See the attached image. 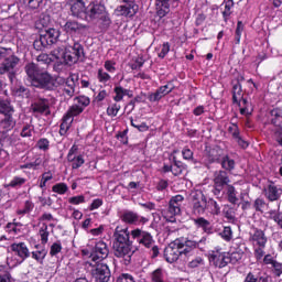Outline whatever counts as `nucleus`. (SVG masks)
<instances>
[{
  "instance_id": "1",
  "label": "nucleus",
  "mask_w": 282,
  "mask_h": 282,
  "mask_svg": "<svg viewBox=\"0 0 282 282\" xmlns=\"http://www.w3.org/2000/svg\"><path fill=\"white\" fill-rule=\"evenodd\" d=\"M130 235L128 228L117 227L113 232L115 242L113 250L115 257L122 259L123 265H129L131 263V257H133V241L130 240Z\"/></svg>"
},
{
  "instance_id": "2",
  "label": "nucleus",
  "mask_w": 282,
  "mask_h": 282,
  "mask_svg": "<svg viewBox=\"0 0 282 282\" xmlns=\"http://www.w3.org/2000/svg\"><path fill=\"white\" fill-rule=\"evenodd\" d=\"M206 237H197L189 235L187 237H181L174 240V245L181 249V252L185 257H193L195 254V250L204 251V247L206 246Z\"/></svg>"
},
{
  "instance_id": "3",
  "label": "nucleus",
  "mask_w": 282,
  "mask_h": 282,
  "mask_svg": "<svg viewBox=\"0 0 282 282\" xmlns=\"http://www.w3.org/2000/svg\"><path fill=\"white\" fill-rule=\"evenodd\" d=\"M28 77L33 87H40L41 89H54L55 87H58V85H62V83H65V79L62 77L54 78L51 75L40 72H28Z\"/></svg>"
},
{
  "instance_id": "4",
  "label": "nucleus",
  "mask_w": 282,
  "mask_h": 282,
  "mask_svg": "<svg viewBox=\"0 0 282 282\" xmlns=\"http://www.w3.org/2000/svg\"><path fill=\"white\" fill-rule=\"evenodd\" d=\"M131 237L139 243V246L151 250L150 253L152 259H155L160 254V247L155 245V239H153L151 232L137 228L131 231Z\"/></svg>"
},
{
  "instance_id": "5",
  "label": "nucleus",
  "mask_w": 282,
  "mask_h": 282,
  "mask_svg": "<svg viewBox=\"0 0 282 282\" xmlns=\"http://www.w3.org/2000/svg\"><path fill=\"white\" fill-rule=\"evenodd\" d=\"M61 37V31L54 28L47 29L44 33L40 35L37 40L33 42V47L36 52H43L45 47L58 43Z\"/></svg>"
},
{
  "instance_id": "6",
  "label": "nucleus",
  "mask_w": 282,
  "mask_h": 282,
  "mask_svg": "<svg viewBox=\"0 0 282 282\" xmlns=\"http://www.w3.org/2000/svg\"><path fill=\"white\" fill-rule=\"evenodd\" d=\"M3 58L0 65V72H14L21 64V58L14 54L11 47H0V59Z\"/></svg>"
},
{
  "instance_id": "7",
  "label": "nucleus",
  "mask_w": 282,
  "mask_h": 282,
  "mask_svg": "<svg viewBox=\"0 0 282 282\" xmlns=\"http://www.w3.org/2000/svg\"><path fill=\"white\" fill-rule=\"evenodd\" d=\"M184 202V197L182 195L173 196L166 210L163 212V217L165 221H170V224H175L177 221L176 217L182 215V203Z\"/></svg>"
},
{
  "instance_id": "8",
  "label": "nucleus",
  "mask_w": 282,
  "mask_h": 282,
  "mask_svg": "<svg viewBox=\"0 0 282 282\" xmlns=\"http://www.w3.org/2000/svg\"><path fill=\"white\" fill-rule=\"evenodd\" d=\"M61 29L68 36H85L87 34V30H89V25L78 22L77 20H67L64 25H61Z\"/></svg>"
},
{
  "instance_id": "9",
  "label": "nucleus",
  "mask_w": 282,
  "mask_h": 282,
  "mask_svg": "<svg viewBox=\"0 0 282 282\" xmlns=\"http://www.w3.org/2000/svg\"><path fill=\"white\" fill-rule=\"evenodd\" d=\"M230 185V175L226 170H220L214 172V189L213 194L219 197L224 193V188H228Z\"/></svg>"
},
{
  "instance_id": "10",
  "label": "nucleus",
  "mask_w": 282,
  "mask_h": 282,
  "mask_svg": "<svg viewBox=\"0 0 282 282\" xmlns=\"http://www.w3.org/2000/svg\"><path fill=\"white\" fill-rule=\"evenodd\" d=\"M90 272L95 282H109L111 280V270L107 263L96 262Z\"/></svg>"
},
{
  "instance_id": "11",
  "label": "nucleus",
  "mask_w": 282,
  "mask_h": 282,
  "mask_svg": "<svg viewBox=\"0 0 282 282\" xmlns=\"http://www.w3.org/2000/svg\"><path fill=\"white\" fill-rule=\"evenodd\" d=\"M193 210L195 215H204L207 210L208 198L202 191L192 194Z\"/></svg>"
},
{
  "instance_id": "12",
  "label": "nucleus",
  "mask_w": 282,
  "mask_h": 282,
  "mask_svg": "<svg viewBox=\"0 0 282 282\" xmlns=\"http://www.w3.org/2000/svg\"><path fill=\"white\" fill-rule=\"evenodd\" d=\"M8 78L11 83V91L13 96L18 98H29L30 97V88L19 84V79H17V73L9 72Z\"/></svg>"
},
{
  "instance_id": "13",
  "label": "nucleus",
  "mask_w": 282,
  "mask_h": 282,
  "mask_svg": "<svg viewBox=\"0 0 282 282\" xmlns=\"http://www.w3.org/2000/svg\"><path fill=\"white\" fill-rule=\"evenodd\" d=\"M108 257L109 246H107V242L102 240L96 242V245L90 250V259L97 263H100V261H104V259H107Z\"/></svg>"
},
{
  "instance_id": "14",
  "label": "nucleus",
  "mask_w": 282,
  "mask_h": 282,
  "mask_svg": "<svg viewBox=\"0 0 282 282\" xmlns=\"http://www.w3.org/2000/svg\"><path fill=\"white\" fill-rule=\"evenodd\" d=\"M80 58H85V48L83 44L75 42L70 51L66 52L65 63L66 65H74L77 61H80Z\"/></svg>"
},
{
  "instance_id": "15",
  "label": "nucleus",
  "mask_w": 282,
  "mask_h": 282,
  "mask_svg": "<svg viewBox=\"0 0 282 282\" xmlns=\"http://www.w3.org/2000/svg\"><path fill=\"white\" fill-rule=\"evenodd\" d=\"M104 12H107V8L105 7V4L98 3V2H90L86 7L85 19H89L90 21H96L104 14Z\"/></svg>"
},
{
  "instance_id": "16",
  "label": "nucleus",
  "mask_w": 282,
  "mask_h": 282,
  "mask_svg": "<svg viewBox=\"0 0 282 282\" xmlns=\"http://www.w3.org/2000/svg\"><path fill=\"white\" fill-rule=\"evenodd\" d=\"M184 254L182 249L175 245V240L164 249V259L167 263H175Z\"/></svg>"
},
{
  "instance_id": "17",
  "label": "nucleus",
  "mask_w": 282,
  "mask_h": 282,
  "mask_svg": "<svg viewBox=\"0 0 282 282\" xmlns=\"http://www.w3.org/2000/svg\"><path fill=\"white\" fill-rule=\"evenodd\" d=\"M70 14L77 19H84L87 14V7L83 0H70Z\"/></svg>"
},
{
  "instance_id": "18",
  "label": "nucleus",
  "mask_w": 282,
  "mask_h": 282,
  "mask_svg": "<svg viewBox=\"0 0 282 282\" xmlns=\"http://www.w3.org/2000/svg\"><path fill=\"white\" fill-rule=\"evenodd\" d=\"M209 263L215 268H226V265H228V253L213 251L209 254Z\"/></svg>"
},
{
  "instance_id": "19",
  "label": "nucleus",
  "mask_w": 282,
  "mask_h": 282,
  "mask_svg": "<svg viewBox=\"0 0 282 282\" xmlns=\"http://www.w3.org/2000/svg\"><path fill=\"white\" fill-rule=\"evenodd\" d=\"M31 110L33 111V113H45L46 116H50V113H52L50 111V100L46 98H40L35 100L31 105Z\"/></svg>"
},
{
  "instance_id": "20",
  "label": "nucleus",
  "mask_w": 282,
  "mask_h": 282,
  "mask_svg": "<svg viewBox=\"0 0 282 282\" xmlns=\"http://www.w3.org/2000/svg\"><path fill=\"white\" fill-rule=\"evenodd\" d=\"M117 17H127L129 19L135 17L138 14V6L137 4H121L118 6L115 10Z\"/></svg>"
},
{
  "instance_id": "21",
  "label": "nucleus",
  "mask_w": 282,
  "mask_h": 282,
  "mask_svg": "<svg viewBox=\"0 0 282 282\" xmlns=\"http://www.w3.org/2000/svg\"><path fill=\"white\" fill-rule=\"evenodd\" d=\"M173 91V85L167 84L164 86H161L159 89H156L155 93L149 95L150 102H158V100H162L164 96H167V94H171Z\"/></svg>"
},
{
  "instance_id": "22",
  "label": "nucleus",
  "mask_w": 282,
  "mask_h": 282,
  "mask_svg": "<svg viewBox=\"0 0 282 282\" xmlns=\"http://www.w3.org/2000/svg\"><path fill=\"white\" fill-rule=\"evenodd\" d=\"M11 250L22 259V261H25L30 257V249H28V245L25 242H19V243H12L11 245Z\"/></svg>"
},
{
  "instance_id": "23",
  "label": "nucleus",
  "mask_w": 282,
  "mask_h": 282,
  "mask_svg": "<svg viewBox=\"0 0 282 282\" xmlns=\"http://www.w3.org/2000/svg\"><path fill=\"white\" fill-rule=\"evenodd\" d=\"M251 241L260 247L265 248V243H268V237H265V232L261 229H253V234L250 236Z\"/></svg>"
},
{
  "instance_id": "24",
  "label": "nucleus",
  "mask_w": 282,
  "mask_h": 282,
  "mask_svg": "<svg viewBox=\"0 0 282 282\" xmlns=\"http://www.w3.org/2000/svg\"><path fill=\"white\" fill-rule=\"evenodd\" d=\"M4 118L0 121V129L4 131H12L17 127V120H14V112H7L3 115Z\"/></svg>"
},
{
  "instance_id": "25",
  "label": "nucleus",
  "mask_w": 282,
  "mask_h": 282,
  "mask_svg": "<svg viewBox=\"0 0 282 282\" xmlns=\"http://www.w3.org/2000/svg\"><path fill=\"white\" fill-rule=\"evenodd\" d=\"M245 282H272V278L265 273H252L249 272L246 278Z\"/></svg>"
},
{
  "instance_id": "26",
  "label": "nucleus",
  "mask_w": 282,
  "mask_h": 282,
  "mask_svg": "<svg viewBox=\"0 0 282 282\" xmlns=\"http://www.w3.org/2000/svg\"><path fill=\"white\" fill-rule=\"evenodd\" d=\"M264 196L269 202H276L281 197V193L279 192V187H276L274 184L268 185V187L264 189Z\"/></svg>"
},
{
  "instance_id": "27",
  "label": "nucleus",
  "mask_w": 282,
  "mask_h": 282,
  "mask_svg": "<svg viewBox=\"0 0 282 282\" xmlns=\"http://www.w3.org/2000/svg\"><path fill=\"white\" fill-rule=\"evenodd\" d=\"M96 21L101 32H107V30L111 28V18L109 17V12L107 11L104 12L101 17L97 18Z\"/></svg>"
},
{
  "instance_id": "28",
  "label": "nucleus",
  "mask_w": 282,
  "mask_h": 282,
  "mask_svg": "<svg viewBox=\"0 0 282 282\" xmlns=\"http://www.w3.org/2000/svg\"><path fill=\"white\" fill-rule=\"evenodd\" d=\"M115 94L113 100L116 102H120L124 98V96H128V98H133V90H129L126 88H122V86L115 87Z\"/></svg>"
},
{
  "instance_id": "29",
  "label": "nucleus",
  "mask_w": 282,
  "mask_h": 282,
  "mask_svg": "<svg viewBox=\"0 0 282 282\" xmlns=\"http://www.w3.org/2000/svg\"><path fill=\"white\" fill-rule=\"evenodd\" d=\"M243 90L241 89V83L237 82L232 86V102L234 105H238V107H241V101H239L240 98H243Z\"/></svg>"
},
{
  "instance_id": "30",
  "label": "nucleus",
  "mask_w": 282,
  "mask_h": 282,
  "mask_svg": "<svg viewBox=\"0 0 282 282\" xmlns=\"http://www.w3.org/2000/svg\"><path fill=\"white\" fill-rule=\"evenodd\" d=\"M121 221H124V224H138L140 216L135 212L126 210L121 215Z\"/></svg>"
},
{
  "instance_id": "31",
  "label": "nucleus",
  "mask_w": 282,
  "mask_h": 282,
  "mask_svg": "<svg viewBox=\"0 0 282 282\" xmlns=\"http://www.w3.org/2000/svg\"><path fill=\"white\" fill-rule=\"evenodd\" d=\"M227 199L229 204L236 206L239 203V198L237 197V189L232 185H228L227 187Z\"/></svg>"
},
{
  "instance_id": "32",
  "label": "nucleus",
  "mask_w": 282,
  "mask_h": 282,
  "mask_svg": "<svg viewBox=\"0 0 282 282\" xmlns=\"http://www.w3.org/2000/svg\"><path fill=\"white\" fill-rule=\"evenodd\" d=\"M0 113L4 116L6 113H14V108L9 100L0 98Z\"/></svg>"
},
{
  "instance_id": "33",
  "label": "nucleus",
  "mask_w": 282,
  "mask_h": 282,
  "mask_svg": "<svg viewBox=\"0 0 282 282\" xmlns=\"http://www.w3.org/2000/svg\"><path fill=\"white\" fill-rule=\"evenodd\" d=\"M207 210L212 213V215H219L221 213V207L217 203V200L213 198L207 199Z\"/></svg>"
},
{
  "instance_id": "34",
  "label": "nucleus",
  "mask_w": 282,
  "mask_h": 282,
  "mask_svg": "<svg viewBox=\"0 0 282 282\" xmlns=\"http://www.w3.org/2000/svg\"><path fill=\"white\" fill-rule=\"evenodd\" d=\"M84 108L78 106V105H73L68 111L66 112V115L64 116V118H67L68 120H72V118H74V116H80V113H83Z\"/></svg>"
},
{
  "instance_id": "35",
  "label": "nucleus",
  "mask_w": 282,
  "mask_h": 282,
  "mask_svg": "<svg viewBox=\"0 0 282 282\" xmlns=\"http://www.w3.org/2000/svg\"><path fill=\"white\" fill-rule=\"evenodd\" d=\"M194 224L198 226V228H203L204 232H207V235H210V221L206 220L204 217H199L194 220Z\"/></svg>"
},
{
  "instance_id": "36",
  "label": "nucleus",
  "mask_w": 282,
  "mask_h": 282,
  "mask_svg": "<svg viewBox=\"0 0 282 282\" xmlns=\"http://www.w3.org/2000/svg\"><path fill=\"white\" fill-rule=\"evenodd\" d=\"M220 164L226 172L235 170V160L230 159V156H223Z\"/></svg>"
},
{
  "instance_id": "37",
  "label": "nucleus",
  "mask_w": 282,
  "mask_h": 282,
  "mask_svg": "<svg viewBox=\"0 0 282 282\" xmlns=\"http://www.w3.org/2000/svg\"><path fill=\"white\" fill-rule=\"evenodd\" d=\"M39 235L41 237L42 246H45L50 239V230L47 229V224H43L39 230Z\"/></svg>"
},
{
  "instance_id": "38",
  "label": "nucleus",
  "mask_w": 282,
  "mask_h": 282,
  "mask_svg": "<svg viewBox=\"0 0 282 282\" xmlns=\"http://www.w3.org/2000/svg\"><path fill=\"white\" fill-rule=\"evenodd\" d=\"M232 8H235V2L232 0H227L225 2V10L223 11L224 21H228V19H230V14H232Z\"/></svg>"
},
{
  "instance_id": "39",
  "label": "nucleus",
  "mask_w": 282,
  "mask_h": 282,
  "mask_svg": "<svg viewBox=\"0 0 282 282\" xmlns=\"http://www.w3.org/2000/svg\"><path fill=\"white\" fill-rule=\"evenodd\" d=\"M20 3L30 8V10H39L43 0H20Z\"/></svg>"
},
{
  "instance_id": "40",
  "label": "nucleus",
  "mask_w": 282,
  "mask_h": 282,
  "mask_svg": "<svg viewBox=\"0 0 282 282\" xmlns=\"http://www.w3.org/2000/svg\"><path fill=\"white\" fill-rule=\"evenodd\" d=\"M53 193H58V195H65L69 187L65 183H57L52 187Z\"/></svg>"
},
{
  "instance_id": "41",
  "label": "nucleus",
  "mask_w": 282,
  "mask_h": 282,
  "mask_svg": "<svg viewBox=\"0 0 282 282\" xmlns=\"http://www.w3.org/2000/svg\"><path fill=\"white\" fill-rule=\"evenodd\" d=\"M45 257H47V250L45 249L32 252V259H35V261H37L39 263H43Z\"/></svg>"
},
{
  "instance_id": "42",
  "label": "nucleus",
  "mask_w": 282,
  "mask_h": 282,
  "mask_svg": "<svg viewBox=\"0 0 282 282\" xmlns=\"http://www.w3.org/2000/svg\"><path fill=\"white\" fill-rule=\"evenodd\" d=\"M66 54H67V52H65L61 47H57V48H54L53 51H51V56H53V58H56V61H61V58H63L64 63H65Z\"/></svg>"
},
{
  "instance_id": "43",
  "label": "nucleus",
  "mask_w": 282,
  "mask_h": 282,
  "mask_svg": "<svg viewBox=\"0 0 282 282\" xmlns=\"http://www.w3.org/2000/svg\"><path fill=\"white\" fill-rule=\"evenodd\" d=\"M0 282H12V274L3 267L0 268Z\"/></svg>"
},
{
  "instance_id": "44",
  "label": "nucleus",
  "mask_w": 282,
  "mask_h": 282,
  "mask_svg": "<svg viewBox=\"0 0 282 282\" xmlns=\"http://www.w3.org/2000/svg\"><path fill=\"white\" fill-rule=\"evenodd\" d=\"M70 119L63 117V121L59 126V135H66L67 131H69V123L72 122Z\"/></svg>"
},
{
  "instance_id": "45",
  "label": "nucleus",
  "mask_w": 282,
  "mask_h": 282,
  "mask_svg": "<svg viewBox=\"0 0 282 282\" xmlns=\"http://www.w3.org/2000/svg\"><path fill=\"white\" fill-rule=\"evenodd\" d=\"M268 204H265V199L263 198H257L253 202V208L257 213H263V208H265Z\"/></svg>"
},
{
  "instance_id": "46",
  "label": "nucleus",
  "mask_w": 282,
  "mask_h": 282,
  "mask_svg": "<svg viewBox=\"0 0 282 282\" xmlns=\"http://www.w3.org/2000/svg\"><path fill=\"white\" fill-rule=\"evenodd\" d=\"M23 184H25V178L14 176L7 186H10L11 188H17L23 186Z\"/></svg>"
},
{
  "instance_id": "47",
  "label": "nucleus",
  "mask_w": 282,
  "mask_h": 282,
  "mask_svg": "<svg viewBox=\"0 0 282 282\" xmlns=\"http://www.w3.org/2000/svg\"><path fill=\"white\" fill-rule=\"evenodd\" d=\"M68 162H72V169L76 170V169H80V166L85 164V159H83V155H77V156H73V160Z\"/></svg>"
},
{
  "instance_id": "48",
  "label": "nucleus",
  "mask_w": 282,
  "mask_h": 282,
  "mask_svg": "<svg viewBox=\"0 0 282 282\" xmlns=\"http://www.w3.org/2000/svg\"><path fill=\"white\" fill-rule=\"evenodd\" d=\"M78 82V75L72 74L68 79L65 82V87L68 89H76V83Z\"/></svg>"
},
{
  "instance_id": "49",
  "label": "nucleus",
  "mask_w": 282,
  "mask_h": 282,
  "mask_svg": "<svg viewBox=\"0 0 282 282\" xmlns=\"http://www.w3.org/2000/svg\"><path fill=\"white\" fill-rule=\"evenodd\" d=\"M171 52V44L164 42L161 46V51L158 53L159 58H166V55Z\"/></svg>"
},
{
  "instance_id": "50",
  "label": "nucleus",
  "mask_w": 282,
  "mask_h": 282,
  "mask_svg": "<svg viewBox=\"0 0 282 282\" xmlns=\"http://www.w3.org/2000/svg\"><path fill=\"white\" fill-rule=\"evenodd\" d=\"M241 257L239 252L227 253L228 263L235 265L237 262L241 261Z\"/></svg>"
},
{
  "instance_id": "51",
  "label": "nucleus",
  "mask_w": 282,
  "mask_h": 282,
  "mask_svg": "<svg viewBox=\"0 0 282 282\" xmlns=\"http://www.w3.org/2000/svg\"><path fill=\"white\" fill-rule=\"evenodd\" d=\"M130 124L134 129H138L141 133H144V131H149V126L147 124V122L135 124V121L133 120V118H131L130 119Z\"/></svg>"
},
{
  "instance_id": "52",
  "label": "nucleus",
  "mask_w": 282,
  "mask_h": 282,
  "mask_svg": "<svg viewBox=\"0 0 282 282\" xmlns=\"http://www.w3.org/2000/svg\"><path fill=\"white\" fill-rule=\"evenodd\" d=\"M152 281L153 282H164V273L162 272V269H156L152 273Z\"/></svg>"
},
{
  "instance_id": "53",
  "label": "nucleus",
  "mask_w": 282,
  "mask_h": 282,
  "mask_svg": "<svg viewBox=\"0 0 282 282\" xmlns=\"http://www.w3.org/2000/svg\"><path fill=\"white\" fill-rule=\"evenodd\" d=\"M220 237L225 241H230L232 239V228L230 227H225L224 230L220 232Z\"/></svg>"
},
{
  "instance_id": "54",
  "label": "nucleus",
  "mask_w": 282,
  "mask_h": 282,
  "mask_svg": "<svg viewBox=\"0 0 282 282\" xmlns=\"http://www.w3.org/2000/svg\"><path fill=\"white\" fill-rule=\"evenodd\" d=\"M32 208H34V204H32V202L26 200L24 203V208L23 209H18V215H28V213H30L32 210Z\"/></svg>"
},
{
  "instance_id": "55",
  "label": "nucleus",
  "mask_w": 282,
  "mask_h": 282,
  "mask_svg": "<svg viewBox=\"0 0 282 282\" xmlns=\"http://www.w3.org/2000/svg\"><path fill=\"white\" fill-rule=\"evenodd\" d=\"M61 250H63V246L61 245V241L54 242L51 246V250H50L51 257H56V254H58V252H61Z\"/></svg>"
},
{
  "instance_id": "56",
  "label": "nucleus",
  "mask_w": 282,
  "mask_h": 282,
  "mask_svg": "<svg viewBox=\"0 0 282 282\" xmlns=\"http://www.w3.org/2000/svg\"><path fill=\"white\" fill-rule=\"evenodd\" d=\"M68 204H73L74 206H78V204H85V196L83 195L73 196L68 198Z\"/></svg>"
},
{
  "instance_id": "57",
  "label": "nucleus",
  "mask_w": 282,
  "mask_h": 282,
  "mask_svg": "<svg viewBox=\"0 0 282 282\" xmlns=\"http://www.w3.org/2000/svg\"><path fill=\"white\" fill-rule=\"evenodd\" d=\"M76 100H77V105L79 107H83V109H85V107H89V97L87 96H79V97H76Z\"/></svg>"
},
{
  "instance_id": "58",
  "label": "nucleus",
  "mask_w": 282,
  "mask_h": 282,
  "mask_svg": "<svg viewBox=\"0 0 282 282\" xmlns=\"http://www.w3.org/2000/svg\"><path fill=\"white\" fill-rule=\"evenodd\" d=\"M199 265H204V259H202V257H197L194 260L189 261L187 268L195 269L199 268Z\"/></svg>"
},
{
  "instance_id": "59",
  "label": "nucleus",
  "mask_w": 282,
  "mask_h": 282,
  "mask_svg": "<svg viewBox=\"0 0 282 282\" xmlns=\"http://www.w3.org/2000/svg\"><path fill=\"white\" fill-rule=\"evenodd\" d=\"M116 282H135V278L129 273H122Z\"/></svg>"
},
{
  "instance_id": "60",
  "label": "nucleus",
  "mask_w": 282,
  "mask_h": 282,
  "mask_svg": "<svg viewBox=\"0 0 282 282\" xmlns=\"http://www.w3.org/2000/svg\"><path fill=\"white\" fill-rule=\"evenodd\" d=\"M37 148L41 151H47L50 149V140L43 138L37 141Z\"/></svg>"
},
{
  "instance_id": "61",
  "label": "nucleus",
  "mask_w": 282,
  "mask_h": 282,
  "mask_svg": "<svg viewBox=\"0 0 282 282\" xmlns=\"http://www.w3.org/2000/svg\"><path fill=\"white\" fill-rule=\"evenodd\" d=\"M118 111H120V105H118V104H115V105L108 107V109H107L108 116L116 117V116H118Z\"/></svg>"
},
{
  "instance_id": "62",
  "label": "nucleus",
  "mask_w": 282,
  "mask_h": 282,
  "mask_svg": "<svg viewBox=\"0 0 282 282\" xmlns=\"http://www.w3.org/2000/svg\"><path fill=\"white\" fill-rule=\"evenodd\" d=\"M271 116L273 117V119H271L272 124H279V118H282L281 110L279 109L271 110Z\"/></svg>"
},
{
  "instance_id": "63",
  "label": "nucleus",
  "mask_w": 282,
  "mask_h": 282,
  "mask_svg": "<svg viewBox=\"0 0 282 282\" xmlns=\"http://www.w3.org/2000/svg\"><path fill=\"white\" fill-rule=\"evenodd\" d=\"M144 65V58L138 57L131 63V69H140Z\"/></svg>"
},
{
  "instance_id": "64",
  "label": "nucleus",
  "mask_w": 282,
  "mask_h": 282,
  "mask_svg": "<svg viewBox=\"0 0 282 282\" xmlns=\"http://www.w3.org/2000/svg\"><path fill=\"white\" fill-rule=\"evenodd\" d=\"M97 78L99 83H107L111 79V76L105 72H98Z\"/></svg>"
}]
</instances>
